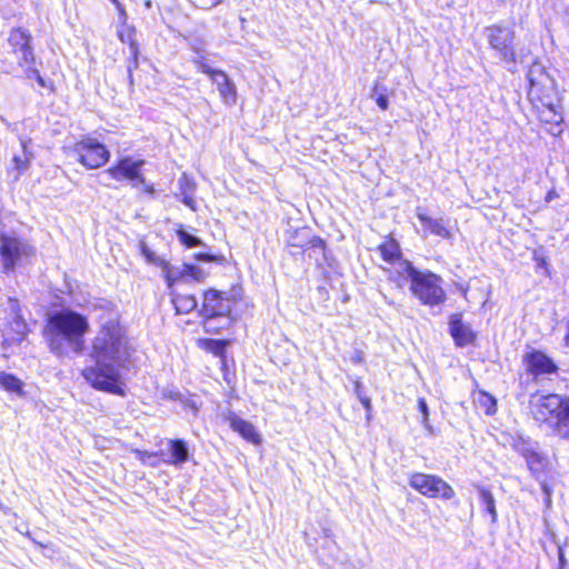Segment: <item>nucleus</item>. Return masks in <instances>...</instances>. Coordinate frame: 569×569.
<instances>
[{"label": "nucleus", "instance_id": "nucleus-12", "mask_svg": "<svg viewBox=\"0 0 569 569\" xmlns=\"http://www.w3.org/2000/svg\"><path fill=\"white\" fill-rule=\"evenodd\" d=\"M232 301L222 296L221 292L210 289L203 295L202 312L208 318L207 329L211 328V321L214 317L227 316L231 311Z\"/></svg>", "mask_w": 569, "mask_h": 569}, {"label": "nucleus", "instance_id": "nucleus-37", "mask_svg": "<svg viewBox=\"0 0 569 569\" xmlns=\"http://www.w3.org/2000/svg\"><path fill=\"white\" fill-rule=\"evenodd\" d=\"M221 2L222 0H196L197 7L202 10H209L213 7H217Z\"/></svg>", "mask_w": 569, "mask_h": 569}, {"label": "nucleus", "instance_id": "nucleus-17", "mask_svg": "<svg viewBox=\"0 0 569 569\" xmlns=\"http://www.w3.org/2000/svg\"><path fill=\"white\" fill-rule=\"evenodd\" d=\"M449 327L450 333L458 346L463 347L473 341L475 335L470 327L462 322L460 315L451 316Z\"/></svg>", "mask_w": 569, "mask_h": 569}, {"label": "nucleus", "instance_id": "nucleus-39", "mask_svg": "<svg viewBox=\"0 0 569 569\" xmlns=\"http://www.w3.org/2000/svg\"><path fill=\"white\" fill-rule=\"evenodd\" d=\"M210 343L213 345L212 351L216 355L221 353L224 349V342H222V341H210Z\"/></svg>", "mask_w": 569, "mask_h": 569}, {"label": "nucleus", "instance_id": "nucleus-38", "mask_svg": "<svg viewBox=\"0 0 569 569\" xmlns=\"http://www.w3.org/2000/svg\"><path fill=\"white\" fill-rule=\"evenodd\" d=\"M194 259L198 261H206V262H212V261H219L220 258L207 252H200L194 254Z\"/></svg>", "mask_w": 569, "mask_h": 569}, {"label": "nucleus", "instance_id": "nucleus-33", "mask_svg": "<svg viewBox=\"0 0 569 569\" xmlns=\"http://www.w3.org/2000/svg\"><path fill=\"white\" fill-rule=\"evenodd\" d=\"M141 254L146 258V260L150 263H153L161 268L164 262V259L157 256L144 242L140 244Z\"/></svg>", "mask_w": 569, "mask_h": 569}, {"label": "nucleus", "instance_id": "nucleus-21", "mask_svg": "<svg viewBox=\"0 0 569 569\" xmlns=\"http://www.w3.org/2000/svg\"><path fill=\"white\" fill-rule=\"evenodd\" d=\"M0 387L7 392L13 393L18 397H22L24 395V383L19 378L8 372H0Z\"/></svg>", "mask_w": 569, "mask_h": 569}, {"label": "nucleus", "instance_id": "nucleus-30", "mask_svg": "<svg viewBox=\"0 0 569 569\" xmlns=\"http://www.w3.org/2000/svg\"><path fill=\"white\" fill-rule=\"evenodd\" d=\"M179 241L187 248L204 247V243L196 236L189 233L184 229L177 230Z\"/></svg>", "mask_w": 569, "mask_h": 569}, {"label": "nucleus", "instance_id": "nucleus-6", "mask_svg": "<svg viewBox=\"0 0 569 569\" xmlns=\"http://www.w3.org/2000/svg\"><path fill=\"white\" fill-rule=\"evenodd\" d=\"M441 278L431 271H420L410 283L411 293L426 306H438L446 299Z\"/></svg>", "mask_w": 569, "mask_h": 569}, {"label": "nucleus", "instance_id": "nucleus-40", "mask_svg": "<svg viewBox=\"0 0 569 569\" xmlns=\"http://www.w3.org/2000/svg\"><path fill=\"white\" fill-rule=\"evenodd\" d=\"M137 455L139 457V459L142 461V462H148L149 459L151 458H154L156 455L154 453H149V452H146V451H137Z\"/></svg>", "mask_w": 569, "mask_h": 569}, {"label": "nucleus", "instance_id": "nucleus-3", "mask_svg": "<svg viewBox=\"0 0 569 569\" xmlns=\"http://www.w3.org/2000/svg\"><path fill=\"white\" fill-rule=\"evenodd\" d=\"M528 97L540 121L547 126L552 136L562 132V108L553 80L545 72L539 63H533L528 71Z\"/></svg>", "mask_w": 569, "mask_h": 569}, {"label": "nucleus", "instance_id": "nucleus-25", "mask_svg": "<svg viewBox=\"0 0 569 569\" xmlns=\"http://www.w3.org/2000/svg\"><path fill=\"white\" fill-rule=\"evenodd\" d=\"M161 270L164 274L169 288H171L173 283L187 278V272L183 270V264L174 267L164 260L163 264L161 266Z\"/></svg>", "mask_w": 569, "mask_h": 569}, {"label": "nucleus", "instance_id": "nucleus-31", "mask_svg": "<svg viewBox=\"0 0 569 569\" xmlns=\"http://www.w3.org/2000/svg\"><path fill=\"white\" fill-rule=\"evenodd\" d=\"M180 183L186 184V187L182 190V196H183L182 202L190 209L196 210V202H194L192 196L189 194L190 192L193 191V184L189 181V179L184 174L180 179Z\"/></svg>", "mask_w": 569, "mask_h": 569}, {"label": "nucleus", "instance_id": "nucleus-36", "mask_svg": "<svg viewBox=\"0 0 569 569\" xmlns=\"http://www.w3.org/2000/svg\"><path fill=\"white\" fill-rule=\"evenodd\" d=\"M194 63L197 64L198 70L201 71L202 73L209 76L210 79H212L214 77V74L220 71L218 69L211 68L210 66H208L207 63H204L201 60H196Z\"/></svg>", "mask_w": 569, "mask_h": 569}, {"label": "nucleus", "instance_id": "nucleus-20", "mask_svg": "<svg viewBox=\"0 0 569 569\" xmlns=\"http://www.w3.org/2000/svg\"><path fill=\"white\" fill-rule=\"evenodd\" d=\"M473 401L477 408L488 416L495 415L497 411L496 398L483 390L473 393Z\"/></svg>", "mask_w": 569, "mask_h": 569}, {"label": "nucleus", "instance_id": "nucleus-27", "mask_svg": "<svg viewBox=\"0 0 569 569\" xmlns=\"http://www.w3.org/2000/svg\"><path fill=\"white\" fill-rule=\"evenodd\" d=\"M118 38L121 42L129 44L131 54L136 60L138 56V46L134 40V28L128 24H121L118 29Z\"/></svg>", "mask_w": 569, "mask_h": 569}, {"label": "nucleus", "instance_id": "nucleus-24", "mask_svg": "<svg viewBox=\"0 0 569 569\" xmlns=\"http://www.w3.org/2000/svg\"><path fill=\"white\" fill-rule=\"evenodd\" d=\"M172 295V303L178 313L187 315L197 308V300L192 295Z\"/></svg>", "mask_w": 569, "mask_h": 569}, {"label": "nucleus", "instance_id": "nucleus-14", "mask_svg": "<svg viewBox=\"0 0 569 569\" xmlns=\"http://www.w3.org/2000/svg\"><path fill=\"white\" fill-rule=\"evenodd\" d=\"M417 217L421 222L425 233L438 236L442 239H450L452 233L443 219H433L426 214L421 208H417Z\"/></svg>", "mask_w": 569, "mask_h": 569}, {"label": "nucleus", "instance_id": "nucleus-47", "mask_svg": "<svg viewBox=\"0 0 569 569\" xmlns=\"http://www.w3.org/2000/svg\"><path fill=\"white\" fill-rule=\"evenodd\" d=\"M355 391H356L358 398H359V395H363L362 393V385H361V382H359V381L356 382Z\"/></svg>", "mask_w": 569, "mask_h": 569}, {"label": "nucleus", "instance_id": "nucleus-18", "mask_svg": "<svg viewBox=\"0 0 569 569\" xmlns=\"http://www.w3.org/2000/svg\"><path fill=\"white\" fill-rule=\"evenodd\" d=\"M389 272L390 280L395 281L398 287H402L406 280H409L411 283L413 276L420 271L415 269L409 261L400 259L392 263V269Z\"/></svg>", "mask_w": 569, "mask_h": 569}, {"label": "nucleus", "instance_id": "nucleus-34", "mask_svg": "<svg viewBox=\"0 0 569 569\" xmlns=\"http://www.w3.org/2000/svg\"><path fill=\"white\" fill-rule=\"evenodd\" d=\"M183 270L187 272V277H190L198 282L203 281L206 278L203 270L196 266L183 263Z\"/></svg>", "mask_w": 569, "mask_h": 569}, {"label": "nucleus", "instance_id": "nucleus-7", "mask_svg": "<svg viewBox=\"0 0 569 569\" xmlns=\"http://www.w3.org/2000/svg\"><path fill=\"white\" fill-rule=\"evenodd\" d=\"M9 44L12 52L17 56L19 66L23 69L24 76L29 79L34 78L42 87L44 81L39 71L33 68L34 57L30 47V34L22 29H13L9 36Z\"/></svg>", "mask_w": 569, "mask_h": 569}, {"label": "nucleus", "instance_id": "nucleus-46", "mask_svg": "<svg viewBox=\"0 0 569 569\" xmlns=\"http://www.w3.org/2000/svg\"><path fill=\"white\" fill-rule=\"evenodd\" d=\"M144 187V191L149 194H153L154 193V188L152 184H148V183H143L142 184Z\"/></svg>", "mask_w": 569, "mask_h": 569}, {"label": "nucleus", "instance_id": "nucleus-42", "mask_svg": "<svg viewBox=\"0 0 569 569\" xmlns=\"http://www.w3.org/2000/svg\"><path fill=\"white\" fill-rule=\"evenodd\" d=\"M117 10L119 12V18H120L121 24H127V12H126L123 6L120 4V8H117Z\"/></svg>", "mask_w": 569, "mask_h": 569}, {"label": "nucleus", "instance_id": "nucleus-16", "mask_svg": "<svg viewBox=\"0 0 569 569\" xmlns=\"http://www.w3.org/2000/svg\"><path fill=\"white\" fill-rule=\"evenodd\" d=\"M211 81L216 84L223 103L233 106L237 101V88L226 72L220 70Z\"/></svg>", "mask_w": 569, "mask_h": 569}, {"label": "nucleus", "instance_id": "nucleus-49", "mask_svg": "<svg viewBox=\"0 0 569 569\" xmlns=\"http://www.w3.org/2000/svg\"><path fill=\"white\" fill-rule=\"evenodd\" d=\"M114 6L116 8H120V2L118 0H110Z\"/></svg>", "mask_w": 569, "mask_h": 569}, {"label": "nucleus", "instance_id": "nucleus-44", "mask_svg": "<svg viewBox=\"0 0 569 569\" xmlns=\"http://www.w3.org/2000/svg\"><path fill=\"white\" fill-rule=\"evenodd\" d=\"M556 198H558V193L553 189L548 191V193L546 194L547 202H550V201L555 200Z\"/></svg>", "mask_w": 569, "mask_h": 569}, {"label": "nucleus", "instance_id": "nucleus-2", "mask_svg": "<svg viewBox=\"0 0 569 569\" xmlns=\"http://www.w3.org/2000/svg\"><path fill=\"white\" fill-rule=\"evenodd\" d=\"M88 331L89 321L84 316L70 309H62L49 316L44 337L52 353L66 357L83 351L84 336Z\"/></svg>", "mask_w": 569, "mask_h": 569}, {"label": "nucleus", "instance_id": "nucleus-29", "mask_svg": "<svg viewBox=\"0 0 569 569\" xmlns=\"http://www.w3.org/2000/svg\"><path fill=\"white\" fill-rule=\"evenodd\" d=\"M8 305H9L10 316L13 319V323L17 327L18 333L23 335L24 333V329H26V323L23 322L22 317L19 313V303H18V301L16 299L9 298L8 299Z\"/></svg>", "mask_w": 569, "mask_h": 569}, {"label": "nucleus", "instance_id": "nucleus-45", "mask_svg": "<svg viewBox=\"0 0 569 569\" xmlns=\"http://www.w3.org/2000/svg\"><path fill=\"white\" fill-rule=\"evenodd\" d=\"M288 243L289 246L291 247H303L305 243L302 241H298V239L291 237L289 240H288Z\"/></svg>", "mask_w": 569, "mask_h": 569}, {"label": "nucleus", "instance_id": "nucleus-43", "mask_svg": "<svg viewBox=\"0 0 569 569\" xmlns=\"http://www.w3.org/2000/svg\"><path fill=\"white\" fill-rule=\"evenodd\" d=\"M558 556H559V569H562L566 566V559L562 549L559 547L558 549Z\"/></svg>", "mask_w": 569, "mask_h": 569}, {"label": "nucleus", "instance_id": "nucleus-9", "mask_svg": "<svg viewBox=\"0 0 569 569\" xmlns=\"http://www.w3.org/2000/svg\"><path fill=\"white\" fill-rule=\"evenodd\" d=\"M409 485L428 498L450 500L456 495L453 488L448 482L435 475L416 472L410 476Z\"/></svg>", "mask_w": 569, "mask_h": 569}, {"label": "nucleus", "instance_id": "nucleus-50", "mask_svg": "<svg viewBox=\"0 0 569 569\" xmlns=\"http://www.w3.org/2000/svg\"><path fill=\"white\" fill-rule=\"evenodd\" d=\"M315 242L321 243V239H315Z\"/></svg>", "mask_w": 569, "mask_h": 569}, {"label": "nucleus", "instance_id": "nucleus-28", "mask_svg": "<svg viewBox=\"0 0 569 569\" xmlns=\"http://www.w3.org/2000/svg\"><path fill=\"white\" fill-rule=\"evenodd\" d=\"M479 497H480V500L483 503L486 510L490 513L491 521L496 522L498 515H497L495 498H493L492 493L488 489L480 487L479 488Z\"/></svg>", "mask_w": 569, "mask_h": 569}, {"label": "nucleus", "instance_id": "nucleus-26", "mask_svg": "<svg viewBox=\"0 0 569 569\" xmlns=\"http://www.w3.org/2000/svg\"><path fill=\"white\" fill-rule=\"evenodd\" d=\"M550 430L555 436L569 440V401Z\"/></svg>", "mask_w": 569, "mask_h": 569}, {"label": "nucleus", "instance_id": "nucleus-15", "mask_svg": "<svg viewBox=\"0 0 569 569\" xmlns=\"http://www.w3.org/2000/svg\"><path fill=\"white\" fill-rule=\"evenodd\" d=\"M227 420L232 430L238 432L247 441L256 445L261 442V437L251 422L240 418L233 412L228 415Z\"/></svg>", "mask_w": 569, "mask_h": 569}, {"label": "nucleus", "instance_id": "nucleus-32", "mask_svg": "<svg viewBox=\"0 0 569 569\" xmlns=\"http://www.w3.org/2000/svg\"><path fill=\"white\" fill-rule=\"evenodd\" d=\"M371 98L375 99L377 106L381 110H387L388 109L389 100H388V97L386 94V89L385 88L380 89L378 86H376L373 88V90H372Z\"/></svg>", "mask_w": 569, "mask_h": 569}, {"label": "nucleus", "instance_id": "nucleus-23", "mask_svg": "<svg viewBox=\"0 0 569 569\" xmlns=\"http://www.w3.org/2000/svg\"><path fill=\"white\" fill-rule=\"evenodd\" d=\"M378 250L382 259L390 264L401 259L399 244L393 239L386 240L378 247Z\"/></svg>", "mask_w": 569, "mask_h": 569}, {"label": "nucleus", "instance_id": "nucleus-41", "mask_svg": "<svg viewBox=\"0 0 569 569\" xmlns=\"http://www.w3.org/2000/svg\"><path fill=\"white\" fill-rule=\"evenodd\" d=\"M359 401L363 405V407L367 409V411L371 410V400L369 397L365 395H359Z\"/></svg>", "mask_w": 569, "mask_h": 569}, {"label": "nucleus", "instance_id": "nucleus-10", "mask_svg": "<svg viewBox=\"0 0 569 569\" xmlns=\"http://www.w3.org/2000/svg\"><path fill=\"white\" fill-rule=\"evenodd\" d=\"M78 161L87 169H97L108 162L110 152L97 139L87 137L73 146Z\"/></svg>", "mask_w": 569, "mask_h": 569}, {"label": "nucleus", "instance_id": "nucleus-4", "mask_svg": "<svg viewBox=\"0 0 569 569\" xmlns=\"http://www.w3.org/2000/svg\"><path fill=\"white\" fill-rule=\"evenodd\" d=\"M34 254V249L23 239L13 234L0 233V263L6 273L27 263Z\"/></svg>", "mask_w": 569, "mask_h": 569}, {"label": "nucleus", "instance_id": "nucleus-8", "mask_svg": "<svg viewBox=\"0 0 569 569\" xmlns=\"http://www.w3.org/2000/svg\"><path fill=\"white\" fill-rule=\"evenodd\" d=\"M487 38L500 60L506 63H516L517 57L513 46L516 33L512 28L501 24L490 26L487 28Z\"/></svg>", "mask_w": 569, "mask_h": 569}, {"label": "nucleus", "instance_id": "nucleus-35", "mask_svg": "<svg viewBox=\"0 0 569 569\" xmlns=\"http://www.w3.org/2000/svg\"><path fill=\"white\" fill-rule=\"evenodd\" d=\"M418 407H419V410H420V412H421V415H422V420H421L422 426H423L427 430H429V432H431V431H432V428H431V426L429 425V419H428V417H429V410H428V405H427L426 400H425V399H422V398H420V399L418 400Z\"/></svg>", "mask_w": 569, "mask_h": 569}, {"label": "nucleus", "instance_id": "nucleus-13", "mask_svg": "<svg viewBox=\"0 0 569 569\" xmlns=\"http://www.w3.org/2000/svg\"><path fill=\"white\" fill-rule=\"evenodd\" d=\"M523 361L527 366L528 372L531 373L535 378L556 373L558 370V367L553 360L546 353L538 350H533L527 353L523 358Z\"/></svg>", "mask_w": 569, "mask_h": 569}, {"label": "nucleus", "instance_id": "nucleus-22", "mask_svg": "<svg viewBox=\"0 0 569 569\" xmlns=\"http://www.w3.org/2000/svg\"><path fill=\"white\" fill-rule=\"evenodd\" d=\"M169 447L171 452L170 463L180 466L184 463L189 458V450L187 443L182 440H169Z\"/></svg>", "mask_w": 569, "mask_h": 569}, {"label": "nucleus", "instance_id": "nucleus-48", "mask_svg": "<svg viewBox=\"0 0 569 569\" xmlns=\"http://www.w3.org/2000/svg\"><path fill=\"white\" fill-rule=\"evenodd\" d=\"M151 6H152L151 0H147V1L144 2V7H146L147 9H150V8H151Z\"/></svg>", "mask_w": 569, "mask_h": 569}, {"label": "nucleus", "instance_id": "nucleus-5", "mask_svg": "<svg viewBox=\"0 0 569 569\" xmlns=\"http://www.w3.org/2000/svg\"><path fill=\"white\" fill-rule=\"evenodd\" d=\"M569 401L568 397L557 393H533L529 399L530 413L533 419L540 423H545L549 429L556 423L561 416L563 408Z\"/></svg>", "mask_w": 569, "mask_h": 569}, {"label": "nucleus", "instance_id": "nucleus-19", "mask_svg": "<svg viewBox=\"0 0 569 569\" xmlns=\"http://www.w3.org/2000/svg\"><path fill=\"white\" fill-rule=\"evenodd\" d=\"M28 143L29 141L27 139H21V153L14 154L12 158L13 170L17 171L16 178L29 168L32 159V153L28 149Z\"/></svg>", "mask_w": 569, "mask_h": 569}, {"label": "nucleus", "instance_id": "nucleus-1", "mask_svg": "<svg viewBox=\"0 0 569 569\" xmlns=\"http://www.w3.org/2000/svg\"><path fill=\"white\" fill-rule=\"evenodd\" d=\"M131 355L124 328L118 320L110 319L91 340L89 357L93 365L82 370V377L97 390L124 397Z\"/></svg>", "mask_w": 569, "mask_h": 569}, {"label": "nucleus", "instance_id": "nucleus-11", "mask_svg": "<svg viewBox=\"0 0 569 569\" xmlns=\"http://www.w3.org/2000/svg\"><path fill=\"white\" fill-rule=\"evenodd\" d=\"M143 164V160L122 157L114 166L110 167L107 172L117 181H129L132 186H139L144 183V178L141 174V168Z\"/></svg>", "mask_w": 569, "mask_h": 569}, {"label": "nucleus", "instance_id": "nucleus-51", "mask_svg": "<svg viewBox=\"0 0 569 569\" xmlns=\"http://www.w3.org/2000/svg\"><path fill=\"white\" fill-rule=\"evenodd\" d=\"M128 72H129V77L131 78V68L130 67L128 69Z\"/></svg>", "mask_w": 569, "mask_h": 569}]
</instances>
